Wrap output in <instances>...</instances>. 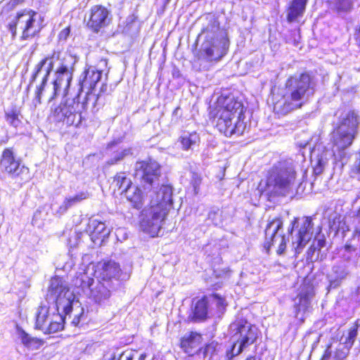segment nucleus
<instances>
[{"label": "nucleus", "instance_id": "nucleus-18", "mask_svg": "<svg viewBox=\"0 0 360 360\" xmlns=\"http://www.w3.org/2000/svg\"><path fill=\"white\" fill-rule=\"evenodd\" d=\"M313 224L310 217H304L292 245L297 253H300L306 244L311 240L313 234Z\"/></svg>", "mask_w": 360, "mask_h": 360}, {"label": "nucleus", "instance_id": "nucleus-9", "mask_svg": "<svg viewBox=\"0 0 360 360\" xmlns=\"http://www.w3.org/2000/svg\"><path fill=\"white\" fill-rule=\"evenodd\" d=\"M232 336L233 346L231 355L237 356L242 352L244 348L254 343L258 335V329L255 326L241 318L230 325Z\"/></svg>", "mask_w": 360, "mask_h": 360}, {"label": "nucleus", "instance_id": "nucleus-49", "mask_svg": "<svg viewBox=\"0 0 360 360\" xmlns=\"http://www.w3.org/2000/svg\"><path fill=\"white\" fill-rule=\"evenodd\" d=\"M70 28L69 27L64 28L63 30H62L60 31V32L58 34L59 39L64 40V41L66 40L70 35Z\"/></svg>", "mask_w": 360, "mask_h": 360}, {"label": "nucleus", "instance_id": "nucleus-52", "mask_svg": "<svg viewBox=\"0 0 360 360\" xmlns=\"http://www.w3.org/2000/svg\"><path fill=\"white\" fill-rule=\"evenodd\" d=\"M23 1L24 0H10L8 6L11 9H13L18 4H22Z\"/></svg>", "mask_w": 360, "mask_h": 360}, {"label": "nucleus", "instance_id": "nucleus-22", "mask_svg": "<svg viewBox=\"0 0 360 360\" xmlns=\"http://www.w3.org/2000/svg\"><path fill=\"white\" fill-rule=\"evenodd\" d=\"M55 75L56 78L53 82V93L50 99H53L60 95L66 98L72 77L58 71H56Z\"/></svg>", "mask_w": 360, "mask_h": 360}, {"label": "nucleus", "instance_id": "nucleus-12", "mask_svg": "<svg viewBox=\"0 0 360 360\" xmlns=\"http://www.w3.org/2000/svg\"><path fill=\"white\" fill-rule=\"evenodd\" d=\"M136 175L141 179L144 190L155 189V186L159 185L160 165L152 160L138 162L136 164Z\"/></svg>", "mask_w": 360, "mask_h": 360}, {"label": "nucleus", "instance_id": "nucleus-26", "mask_svg": "<svg viewBox=\"0 0 360 360\" xmlns=\"http://www.w3.org/2000/svg\"><path fill=\"white\" fill-rule=\"evenodd\" d=\"M347 274V266L343 262L335 265L333 267L332 274L329 275V288H335L338 287L341 281L345 278Z\"/></svg>", "mask_w": 360, "mask_h": 360}, {"label": "nucleus", "instance_id": "nucleus-44", "mask_svg": "<svg viewBox=\"0 0 360 360\" xmlns=\"http://www.w3.org/2000/svg\"><path fill=\"white\" fill-rule=\"evenodd\" d=\"M136 354L135 351L126 350L120 354L118 360H133Z\"/></svg>", "mask_w": 360, "mask_h": 360}, {"label": "nucleus", "instance_id": "nucleus-16", "mask_svg": "<svg viewBox=\"0 0 360 360\" xmlns=\"http://www.w3.org/2000/svg\"><path fill=\"white\" fill-rule=\"evenodd\" d=\"M111 21L110 12L104 6L96 5L91 7L87 27L94 32H98L107 27Z\"/></svg>", "mask_w": 360, "mask_h": 360}, {"label": "nucleus", "instance_id": "nucleus-51", "mask_svg": "<svg viewBox=\"0 0 360 360\" xmlns=\"http://www.w3.org/2000/svg\"><path fill=\"white\" fill-rule=\"evenodd\" d=\"M313 243H315L316 248L318 250V252L320 251L321 248L325 246V240L323 239H317Z\"/></svg>", "mask_w": 360, "mask_h": 360}, {"label": "nucleus", "instance_id": "nucleus-40", "mask_svg": "<svg viewBox=\"0 0 360 360\" xmlns=\"http://www.w3.org/2000/svg\"><path fill=\"white\" fill-rule=\"evenodd\" d=\"M338 354V348L333 352L331 346H328L325 350L324 354L321 360H343L345 358L338 359L336 356Z\"/></svg>", "mask_w": 360, "mask_h": 360}, {"label": "nucleus", "instance_id": "nucleus-57", "mask_svg": "<svg viewBox=\"0 0 360 360\" xmlns=\"http://www.w3.org/2000/svg\"><path fill=\"white\" fill-rule=\"evenodd\" d=\"M108 86L105 84H103L101 88L100 92H105L107 90Z\"/></svg>", "mask_w": 360, "mask_h": 360}, {"label": "nucleus", "instance_id": "nucleus-32", "mask_svg": "<svg viewBox=\"0 0 360 360\" xmlns=\"http://www.w3.org/2000/svg\"><path fill=\"white\" fill-rule=\"evenodd\" d=\"M88 198V193L81 192L73 197L66 198L62 205L59 207L56 211L59 214H64L70 207L74 205L79 203L82 200Z\"/></svg>", "mask_w": 360, "mask_h": 360}, {"label": "nucleus", "instance_id": "nucleus-48", "mask_svg": "<svg viewBox=\"0 0 360 360\" xmlns=\"http://www.w3.org/2000/svg\"><path fill=\"white\" fill-rule=\"evenodd\" d=\"M108 65V60L105 58H102L96 66H94L97 70L101 71V75L104 71V69L107 68Z\"/></svg>", "mask_w": 360, "mask_h": 360}, {"label": "nucleus", "instance_id": "nucleus-21", "mask_svg": "<svg viewBox=\"0 0 360 360\" xmlns=\"http://www.w3.org/2000/svg\"><path fill=\"white\" fill-rule=\"evenodd\" d=\"M202 342L201 334L191 331L185 333L181 338L180 347L185 353L192 356L201 349Z\"/></svg>", "mask_w": 360, "mask_h": 360}, {"label": "nucleus", "instance_id": "nucleus-8", "mask_svg": "<svg viewBox=\"0 0 360 360\" xmlns=\"http://www.w3.org/2000/svg\"><path fill=\"white\" fill-rule=\"evenodd\" d=\"M91 102L95 105V98L89 94L80 101V96L74 98H63L60 103L51 112L53 122L66 127H78L83 120V112L87 109Z\"/></svg>", "mask_w": 360, "mask_h": 360}, {"label": "nucleus", "instance_id": "nucleus-7", "mask_svg": "<svg viewBox=\"0 0 360 360\" xmlns=\"http://www.w3.org/2000/svg\"><path fill=\"white\" fill-rule=\"evenodd\" d=\"M56 60L58 61V67L56 71L62 72L63 73H65L66 75L72 77L74 66L77 62V58L75 56L69 53H54L51 56L46 57L42 59L36 65L30 81V85L33 84L39 74L44 68L45 74L42 79V82L41 84L37 87V90L35 91V98L34 99L35 105L40 104L41 103V96L43 91H44V86L46 84L48 77L53 70V65Z\"/></svg>", "mask_w": 360, "mask_h": 360}, {"label": "nucleus", "instance_id": "nucleus-6", "mask_svg": "<svg viewBox=\"0 0 360 360\" xmlns=\"http://www.w3.org/2000/svg\"><path fill=\"white\" fill-rule=\"evenodd\" d=\"M296 172L292 162L283 161L275 165L269 172L264 185L261 182L258 189L271 195H285L293 188Z\"/></svg>", "mask_w": 360, "mask_h": 360}, {"label": "nucleus", "instance_id": "nucleus-31", "mask_svg": "<svg viewBox=\"0 0 360 360\" xmlns=\"http://www.w3.org/2000/svg\"><path fill=\"white\" fill-rule=\"evenodd\" d=\"M131 184V179L127 176L126 174L120 172L115 176L111 186L114 188L115 191L117 190L122 194Z\"/></svg>", "mask_w": 360, "mask_h": 360}, {"label": "nucleus", "instance_id": "nucleus-11", "mask_svg": "<svg viewBox=\"0 0 360 360\" xmlns=\"http://www.w3.org/2000/svg\"><path fill=\"white\" fill-rule=\"evenodd\" d=\"M75 285L78 288L77 293L82 292L99 304L105 303L111 296L109 283L95 280L85 274L76 278Z\"/></svg>", "mask_w": 360, "mask_h": 360}, {"label": "nucleus", "instance_id": "nucleus-55", "mask_svg": "<svg viewBox=\"0 0 360 360\" xmlns=\"http://www.w3.org/2000/svg\"><path fill=\"white\" fill-rule=\"evenodd\" d=\"M205 316H192V321H194V322H197V321H201V320H204Z\"/></svg>", "mask_w": 360, "mask_h": 360}, {"label": "nucleus", "instance_id": "nucleus-20", "mask_svg": "<svg viewBox=\"0 0 360 360\" xmlns=\"http://www.w3.org/2000/svg\"><path fill=\"white\" fill-rule=\"evenodd\" d=\"M102 75L101 71L97 70L95 67L91 66L88 68L84 72L79 79V84L81 89H87L88 92L86 94L87 96L89 94L94 96L95 98V102L98 97L93 93V91L96 86V84L101 80Z\"/></svg>", "mask_w": 360, "mask_h": 360}, {"label": "nucleus", "instance_id": "nucleus-28", "mask_svg": "<svg viewBox=\"0 0 360 360\" xmlns=\"http://www.w3.org/2000/svg\"><path fill=\"white\" fill-rule=\"evenodd\" d=\"M327 2L333 12L341 15L352 11L354 0H327Z\"/></svg>", "mask_w": 360, "mask_h": 360}, {"label": "nucleus", "instance_id": "nucleus-54", "mask_svg": "<svg viewBox=\"0 0 360 360\" xmlns=\"http://www.w3.org/2000/svg\"><path fill=\"white\" fill-rule=\"evenodd\" d=\"M355 300L358 302L360 301V285L358 286L356 293H355Z\"/></svg>", "mask_w": 360, "mask_h": 360}, {"label": "nucleus", "instance_id": "nucleus-60", "mask_svg": "<svg viewBox=\"0 0 360 360\" xmlns=\"http://www.w3.org/2000/svg\"><path fill=\"white\" fill-rule=\"evenodd\" d=\"M297 222V219H295L294 220L293 223H292V226L291 229H290V230H289V231H290L291 233H292V231H293L294 226H295V224Z\"/></svg>", "mask_w": 360, "mask_h": 360}, {"label": "nucleus", "instance_id": "nucleus-50", "mask_svg": "<svg viewBox=\"0 0 360 360\" xmlns=\"http://www.w3.org/2000/svg\"><path fill=\"white\" fill-rule=\"evenodd\" d=\"M356 240H357L359 243V244L356 245L358 247V250H360V228H358L355 230L354 233L353 235V238L352 239L350 243H354Z\"/></svg>", "mask_w": 360, "mask_h": 360}, {"label": "nucleus", "instance_id": "nucleus-45", "mask_svg": "<svg viewBox=\"0 0 360 360\" xmlns=\"http://www.w3.org/2000/svg\"><path fill=\"white\" fill-rule=\"evenodd\" d=\"M354 162L352 166V172L360 173V151L354 155Z\"/></svg>", "mask_w": 360, "mask_h": 360}, {"label": "nucleus", "instance_id": "nucleus-38", "mask_svg": "<svg viewBox=\"0 0 360 360\" xmlns=\"http://www.w3.org/2000/svg\"><path fill=\"white\" fill-rule=\"evenodd\" d=\"M19 115L20 112L15 108H13L6 112V122L10 125L16 128L21 124Z\"/></svg>", "mask_w": 360, "mask_h": 360}, {"label": "nucleus", "instance_id": "nucleus-56", "mask_svg": "<svg viewBox=\"0 0 360 360\" xmlns=\"http://www.w3.org/2000/svg\"><path fill=\"white\" fill-rule=\"evenodd\" d=\"M81 316H75V318L72 321V323L75 326H77L79 323V319Z\"/></svg>", "mask_w": 360, "mask_h": 360}, {"label": "nucleus", "instance_id": "nucleus-25", "mask_svg": "<svg viewBox=\"0 0 360 360\" xmlns=\"http://www.w3.org/2000/svg\"><path fill=\"white\" fill-rule=\"evenodd\" d=\"M86 231L89 233L93 241H95L96 239L104 238L110 233L105 223L99 221L97 219H91L89 221Z\"/></svg>", "mask_w": 360, "mask_h": 360}, {"label": "nucleus", "instance_id": "nucleus-10", "mask_svg": "<svg viewBox=\"0 0 360 360\" xmlns=\"http://www.w3.org/2000/svg\"><path fill=\"white\" fill-rule=\"evenodd\" d=\"M49 293L56 302L58 315H61V313L69 315L74 307H79V301L75 300L73 292L69 290L60 278H51Z\"/></svg>", "mask_w": 360, "mask_h": 360}, {"label": "nucleus", "instance_id": "nucleus-29", "mask_svg": "<svg viewBox=\"0 0 360 360\" xmlns=\"http://www.w3.org/2000/svg\"><path fill=\"white\" fill-rule=\"evenodd\" d=\"M127 199L137 209L143 205V195L139 188L132 184L124 193Z\"/></svg>", "mask_w": 360, "mask_h": 360}, {"label": "nucleus", "instance_id": "nucleus-43", "mask_svg": "<svg viewBox=\"0 0 360 360\" xmlns=\"http://www.w3.org/2000/svg\"><path fill=\"white\" fill-rule=\"evenodd\" d=\"M200 184H201L200 176L196 173H193L192 177H191V184L193 187L194 192L195 194H197L198 193V188H199Z\"/></svg>", "mask_w": 360, "mask_h": 360}, {"label": "nucleus", "instance_id": "nucleus-62", "mask_svg": "<svg viewBox=\"0 0 360 360\" xmlns=\"http://www.w3.org/2000/svg\"><path fill=\"white\" fill-rule=\"evenodd\" d=\"M246 360H257L255 356H250Z\"/></svg>", "mask_w": 360, "mask_h": 360}, {"label": "nucleus", "instance_id": "nucleus-59", "mask_svg": "<svg viewBox=\"0 0 360 360\" xmlns=\"http://www.w3.org/2000/svg\"><path fill=\"white\" fill-rule=\"evenodd\" d=\"M115 144H117V143H116V142H114V141H113V142L110 143L108 144V148H110V149H113V148H114V146H115Z\"/></svg>", "mask_w": 360, "mask_h": 360}, {"label": "nucleus", "instance_id": "nucleus-41", "mask_svg": "<svg viewBox=\"0 0 360 360\" xmlns=\"http://www.w3.org/2000/svg\"><path fill=\"white\" fill-rule=\"evenodd\" d=\"M319 252L316 248V244L313 243L307 251V259L312 262L316 261L319 259Z\"/></svg>", "mask_w": 360, "mask_h": 360}, {"label": "nucleus", "instance_id": "nucleus-5", "mask_svg": "<svg viewBox=\"0 0 360 360\" xmlns=\"http://www.w3.org/2000/svg\"><path fill=\"white\" fill-rule=\"evenodd\" d=\"M360 124V117L354 110L345 111L339 117L337 127L333 132L332 141L335 160L342 165L347 162L346 149L349 147L355 139Z\"/></svg>", "mask_w": 360, "mask_h": 360}, {"label": "nucleus", "instance_id": "nucleus-30", "mask_svg": "<svg viewBox=\"0 0 360 360\" xmlns=\"http://www.w3.org/2000/svg\"><path fill=\"white\" fill-rule=\"evenodd\" d=\"M308 0H293L288 13V20L295 21L298 17L302 16L305 10Z\"/></svg>", "mask_w": 360, "mask_h": 360}, {"label": "nucleus", "instance_id": "nucleus-61", "mask_svg": "<svg viewBox=\"0 0 360 360\" xmlns=\"http://www.w3.org/2000/svg\"><path fill=\"white\" fill-rule=\"evenodd\" d=\"M211 348V345H207L206 347H205V353H207L210 349Z\"/></svg>", "mask_w": 360, "mask_h": 360}, {"label": "nucleus", "instance_id": "nucleus-15", "mask_svg": "<svg viewBox=\"0 0 360 360\" xmlns=\"http://www.w3.org/2000/svg\"><path fill=\"white\" fill-rule=\"evenodd\" d=\"M37 13L32 10H24L17 13V22L22 30V40L34 37L39 31L37 25Z\"/></svg>", "mask_w": 360, "mask_h": 360}, {"label": "nucleus", "instance_id": "nucleus-47", "mask_svg": "<svg viewBox=\"0 0 360 360\" xmlns=\"http://www.w3.org/2000/svg\"><path fill=\"white\" fill-rule=\"evenodd\" d=\"M18 25V22H17V16L15 17V19L12 22L8 24V30L11 32L13 38H14L16 35Z\"/></svg>", "mask_w": 360, "mask_h": 360}, {"label": "nucleus", "instance_id": "nucleus-33", "mask_svg": "<svg viewBox=\"0 0 360 360\" xmlns=\"http://www.w3.org/2000/svg\"><path fill=\"white\" fill-rule=\"evenodd\" d=\"M212 312L208 296H204L195 303L193 315H207L208 313Z\"/></svg>", "mask_w": 360, "mask_h": 360}, {"label": "nucleus", "instance_id": "nucleus-19", "mask_svg": "<svg viewBox=\"0 0 360 360\" xmlns=\"http://www.w3.org/2000/svg\"><path fill=\"white\" fill-rule=\"evenodd\" d=\"M314 295V290L313 285L309 283L304 282L302 285L299 290V293L296 297L295 302L297 304V314H306L309 313V311L310 302Z\"/></svg>", "mask_w": 360, "mask_h": 360}, {"label": "nucleus", "instance_id": "nucleus-27", "mask_svg": "<svg viewBox=\"0 0 360 360\" xmlns=\"http://www.w3.org/2000/svg\"><path fill=\"white\" fill-rule=\"evenodd\" d=\"M200 142L199 135L193 131H184L178 138L177 143L183 150H193V147Z\"/></svg>", "mask_w": 360, "mask_h": 360}, {"label": "nucleus", "instance_id": "nucleus-4", "mask_svg": "<svg viewBox=\"0 0 360 360\" xmlns=\"http://www.w3.org/2000/svg\"><path fill=\"white\" fill-rule=\"evenodd\" d=\"M243 113V105L240 101L233 96L219 98L214 119L216 127L227 137L242 134L245 127L242 120Z\"/></svg>", "mask_w": 360, "mask_h": 360}, {"label": "nucleus", "instance_id": "nucleus-13", "mask_svg": "<svg viewBox=\"0 0 360 360\" xmlns=\"http://www.w3.org/2000/svg\"><path fill=\"white\" fill-rule=\"evenodd\" d=\"M271 247L276 248V252L278 255L283 254L286 248L283 221L279 218L270 221L265 229L264 248L269 250Z\"/></svg>", "mask_w": 360, "mask_h": 360}, {"label": "nucleus", "instance_id": "nucleus-53", "mask_svg": "<svg viewBox=\"0 0 360 360\" xmlns=\"http://www.w3.org/2000/svg\"><path fill=\"white\" fill-rule=\"evenodd\" d=\"M354 37L356 40L358 41V43L360 44V27L356 29Z\"/></svg>", "mask_w": 360, "mask_h": 360}, {"label": "nucleus", "instance_id": "nucleus-42", "mask_svg": "<svg viewBox=\"0 0 360 360\" xmlns=\"http://www.w3.org/2000/svg\"><path fill=\"white\" fill-rule=\"evenodd\" d=\"M345 222H342L341 221V217L339 216L338 217H335L333 222L331 223V228L333 229H335L337 231L342 230V231H345Z\"/></svg>", "mask_w": 360, "mask_h": 360}, {"label": "nucleus", "instance_id": "nucleus-17", "mask_svg": "<svg viewBox=\"0 0 360 360\" xmlns=\"http://www.w3.org/2000/svg\"><path fill=\"white\" fill-rule=\"evenodd\" d=\"M358 338L360 342V319L354 324L348 330L345 331L340 338L338 348V359L346 358L349 349L354 345L355 340Z\"/></svg>", "mask_w": 360, "mask_h": 360}, {"label": "nucleus", "instance_id": "nucleus-14", "mask_svg": "<svg viewBox=\"0 0 360 360\" xmlns=\"http://www.w3.org/2000/svg\"><path fill=\"white\" fill-rule=\"evenodd\" d=\"M0 169L12 178H20L21 180L29 179V169L21 165L20 160L15 158L13 151L11 148L4 150L0 162Z\"/></svg>", "mask_w": 360, "mask_h": 360}, {"label": "nucleus", "instance_id": "nucleus-2", "mask_svg": "<svg viewBox=\"0 0 360 360\" xmlns=\"http://www.w3.org/2000/svg\"><path fill=\"white\" fill-rule=\"evenodd\" d=\"M316 83L314 78L307 72L290 77L285 82V92L282 99L274 106L276 113L285 115L300 108L312 96Z\"/></svg>", "mask_w": 360, "mask_h": 360}, {"label": "nucleus", "instance_id": "nucleus-23", "mask_svg": "<svg viewBox=\"0 0 360 360\" xmlns=\"http://www.w3.org/2000/svg\"><path fill=\"white\" fill-rule=\"evenodd\" d=\"M15 337L17 342L29 349H38L44 344L43 340L31 336L17 323L15 324Z\"/></svg>", "mask_w": 360, "mask_h": 360}, {"label": "nucleus", "instance_id": "nucleus-24", "mask_svg": "<svg viewBox=\"0 0 360 360\" xmlns=\"http://www.w3.org/2000/svg\"><path fill=\"white\" fill-rule=\"evenodd\" d=\"M120 273L119 264L114 261L105 262L98 267L99 276L105 283H109L111 279H118Z\"/></svg>", "mask_w": 360, "mask_h": 360}, {"label": "nucleus", "instance_id": "nucleus-3", "mask_svg": "<svg viewBox=\"0 0 360 360\" xmlns=\"http://www.w3.org/2000/svg\"><path fill=\"white\" fill-rule=\"evenodd\" d=\"M200 36L204 37L199 50V58L207 61L219 60L227 52L229 41L224 30L219 27L217 16L207 14L202 19Z\"/></svg>", "mask_w": 360, "mask_h": 360}, {"label": "nucleus", "instance_id": "nucleus-63", "mask_svg": "<svg viewBox=\"0 0 360 360\" xmlns=\"http://www.w3.org/2000/svg\"><path fill=\"white\" fill-rule=\"evenodd\" d=\"M36 217H37V213L34 214V217H33V219H32L33 222L34 221Z\"/></svg>", "mask_w": 360, "mask_h": 360}, {"label": "nucleus", "instance_id": "nucleus-64", "mask_svg": "<svg viewBox=\"0 0 360 360\" xmlns=\"http://www.w3.org/2000/svg\"><path fill=\"white\" fill-rule=\"evenodd\" d=\"M358 215L360 217V207H359V212H358Z\"/></svg>", "mask_w": 360, "mask_h": 360}, {"label": "nucleus", "instance_id": "nucleus-37", "mask_svg": "<svg viewBox=\"0 0 360 360\" xmlns=\"http://www.w3.org/2000/svg\"><path fill=\"white\" fill-rule=\"evenodd\" d=\"M208 300H210V306L214 305L217 307V313L224 314L225 312L227 304L224 298L217 294H213L208 296Z\"/></svg>", "mask_w": 360, "mask_h": 360}, {"label": "nucleus", "instance_id": "nucleus-1", "mask_svg": "<svg viewBox=\"0 0 360 360\" xmlns=\"http://www.w3.org/2000/svg\"><path fill=\"white\" fill-rule=\"evenodd\" d=\"M172 188L169 185H162L158 191L152 192L150 205L141 215L140 227L143 232L152 237L158 235L172 207Z\"/></svg>", "mask_w": 360, "mask_h": 360}, {"label": "nucleus", "instance_id": "nucleus-35", "mask_svg": "<svg viewBox=\"0 0 360 360\" xmlns=\"http://www.w3.org/2000/svg\"><path fill=\"white\" fill-rule=\"evenodd\" d=\"M66 316H58V321H49L47 326H43L42 331L44 333H56L64 328L65 318Z\"/></svg>", "mask_w": 360, "mask_h": 360}, {"label": "nucleus", "instance_id": "nucleus-58", "mask_svg": "<svg viewBox=\"0 0 360 360\" xmlns=\"http://www.w3.org/2000/svg\"><path fill=\"white\" fill-rule=\"evenodd\" d=\"M138 360H146V354H141Z\"/></svg>", "mask_w": 360, "mask_h": 360}, {"label": "nucleus", "instance_id": "nucleus-36", "mask_svg": "<svg viewBox=\"0 0 360 360\" xmlns=\"http://www.w3.org/2000/svg\"><path fill=\"white\" fill-rule=\"evenodd\" d=\"M134 154L131 148H124L115 151L112 157L108 160L107 163L110 165L117 164V162L124 160V158L129 155Z\"/></svg>", "mask_w": 360, "mask_h": 360}, {"label": "nucleus", "instance_id": "nucleus-39", "mask_svg": "<svg viewBox=\"0 0 360 360\" xmlns=\"http://www.w3.org/2000/svg\"><path fill=\"white\" fill-rule=\"evenodd\" d=\"M207 219L214 226H218L221 224V214L219 209L212 210L208 213Z\"/></svg>", "mask_w": 360, "mask_h": 360}, {"label": "nucleus", "instance_id": "nucleus-46", "mask_svg": "<svg viewBox=\"0 0 360 360\" xmlns=\"http://www.w3.org/2000/svg\"><path fill=\"white\" fill-rule=\"evenodd\" d=\"M49 316H36V328L41 330L43 326H46L44 325L45 322H48Z\"/></svg>", "mask_w": 360, "mask_h": 360}, {"label": "nucleus", "instance_id": "nucleus-34", "mask_svg": "<svg viewBox=\"0 0 360 360\" xmlns=\"http://www.w3.org/2000/svg\"><path fill=\"white\" fill-rule=\"evenodd\" d=\"M359 254V250L357 245L354 243H347L344 248L342 252V258L347 262H355L356 260L357 255Z\"/></svg>", "mask_w": 360, "mask_h": 360}]
</instances>
